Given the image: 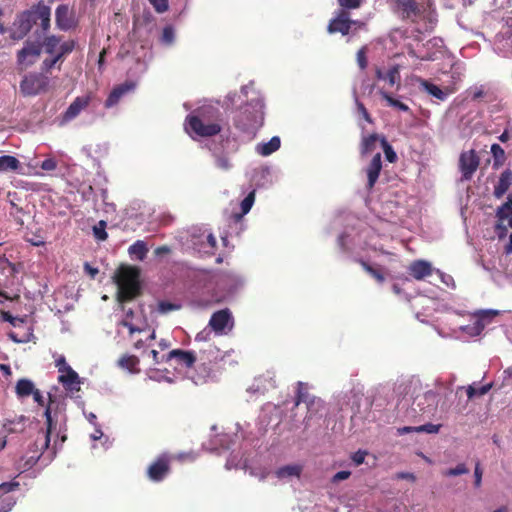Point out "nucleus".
<instances>
[{
	"mask_svg": "<svg viewBox=\"0 0 512 512\" xmlns=\"http://www.w3.org/2000/svg\"><path fill=\"white\" fill-rule=\"evenodd\" d=\"M219 111H196L189 114L185 120V129L198 137H212L222 130Z\"/></svg>",
	"mask_w": 512,
	"mask_h": 512,
	"instance_id": "nucleus-1",
	"label": "nucleus"
},
{
	"mask_svg": "<svg viewBox=\"0 0 512 512\" xmlns=\"http://www.w3.org/2000/svg\"><path fill=\"white\" fill-rule=\"evenodd\" d=\"M264 122V103L261 99H253L246 105L240 107L234 117L236 128L249 135L255 132Z\"/></svg>",
	"mask_w": 512,
	"mask_h": 512,
	"instance_id": "nucleus-2",
	"label": "nucleus"
},
{
	"mask_svg": "<svg viewBox=\"0 0 512 512\" xmlns=\"http://www.w3.org/2000/svg\"><path fill=\"white\" fill-rule=\"evenodd\" d=\"M60 407L59 404L55 405L54 400L52 399V395L49 394V402L46 406V409L44 411V416L46 419V431L39 432L38 436L36 437L33 445H32V451L36 454L31 456L30 458L36 462L39 460L41 455L49 448L50 445V436L52 432L56 429L57 426V416L59 413Z\"/></svg>",
	"mask_w": 512,
	"mask_h": 512,
	"instance_id": "nucleus-3",
	"label": "nucleus"
},
{
	"mask_svg": "<svg viewBox=\"0 0 512 512\" xmlns=\"http://www.w3.org/2000/svg\"><path fill=\"white\" fill-rule=\"evenodd\" d=\"M140 272L136 267H121L116 275L118 286V300L126 302L140 294Z\"/></svg>",
	"mask_w": 512,
	"mask_h": 512,
	"instance_id": "nucleus-4",
	"label": "nucleus"
},
{
	"mask_svg": "<svg viewBox=\"0 0 512 512\" xmlns=\"http://www.w3.org/2000/svg\"><path fill=\"white\" fill-rule=\"evenodd\" d=\"M222 360L223 356L215 345L209 344L207 348L201 350L199 355H197L198 375L195 383L206 382L212 376L215 365Z\"/></svg>",
	"mask_w": 512,
	"mask_h": 512,
	"instance_id": "nucleus-5",
	"label": "nucleus"
},
{
	"mask_svg": "<svg viewBox=\"0 0 512 512\" xmlns=\"http://www.w3.org/2000/svg\"><path fill=\"white\" fill-rule=\"evenodd\" d=\"M48 75L40 73H29L23 77L19 88L24 96H35L46 92L49 87Z\"/></svg>",
	"mask_w": 512,
	"mask_h": 512,
	"instance_id": "nucleus-6",
	"label": "nucleus"
},
{
	"mask_svg": "<svg viewBox=\"0 0 512 512\" xmlns=\"http://www.w3.org/2000/svg\"><path fill=\"white\" fill-rule=\"evenodd\" d=\"M36 23L37 15L34 6L30 10L23 11L17 16L13 24L12 38L17 40L24 38Z\"/></svg>",
	"mask_w": 512,
	"mask_h": 512,
	"instance_id": "nucleus-7",
	"label": "nucleus"
},
{
	"mask_svg": "<svg viewBox=\"0 0 512 512\" xmlns=\"http://www.w3.org/2000/svg\"><path fill=\"white\" fill-rule=\"evenodd\" d=\"M171 472V459L167 454L159 455L148 467L147 477L152 482H162Z\"/></svg>",
	"mask_w": 512,
	"mask_h": 512,
	"instance_id": "nucleus-8",
	"label": "nucleus"
},
{
	"mask_svg": "<svg viewBox=\"0 0 512 512\" xmlns=\"http://www.w3.org/2000/svg\"><path fill=\"white\" fill-rule=\"evenodd\" d=\"M480 165V158L474 149L463 151L459 157V170L461 172L462 180L469 181L472 179L474 173Z\"/></svg>",
	"mask_w": 512,
	"mask_h": 512,
	"instance_id": "nucleus-9",
	"label": "nucleus"
},
{
	"mask_svg": "<svg viewBox=\"0 0 512 512\" xmlns=\"http://www.w3.org/2000/svg\"><path fill=\"white\" fill-rule=\"evenodd\" d=\"M352 20L350 19V13L345 10H339L336 17L329 21L327 31L330 34L341 33L346 36L352 29Z\"/></svg>",
	"mask_w": 512,
	"mask_h": 512,
	"instance_id": "nucleus-10",
	"label": "nucleus"
},
{
	"mask_svg": "<svg viewBox=\"0 0 512 512\" xmlns=\"http://www.w3.org/2000/svg\"><path fill=\"white\" fill-rule=\"evenodd\" d=\"M41 54V45L38 42L26 41L24 47L18 51L17 60L20 65H32Z\"/></svg>",
	"mask_w": 512,
	"mask_h": 512,
	"instance_id": "nucleus-11",
	"label": "nucleus"
},
{
	"mask_svg": "<svg viewBox=\"0 0 512 512\" xmlns=\"http://www.w3.org/2000/svg\"><path fill=\"white\" fill-rule=\"evenodd\" d=\"M209 326L218 334H222L226 328L233 327V319L229 309H222L212 314Z\"/></svg>",
	"mask_w": 512,
	"mask_h": 512,
	"instance_id": "nucleus-12",
	"label": "nucleus"
},
{
	"mask_svg": "<svg viewBox=\"0 0 512 512\" xmlns=\"http://www.w3.org/2000/svg\"><path fill=\"white\" fill-rule=\"evenodd\" d=\"M398 9L401 11L402 18L416 22L423 14L424 7L416 0H396Z\"/></svg>",
	"mask_w": 512,
	"mask_h": 512,
	"instance_id": "nucleus-13",
	"label": "nucleus"
},
{
	"mask_svg": "<svg viewBox=\"0 0 512 512\" xmlns=\"http://www.w3.org/2000/svg\"><path fill=\"white\" fill-rule=\"evenodd\" d=\"M19 488L16 481L0 483V512H9L15 505V499L7 495L9 492Z\"/></svg>",
	"mask_w": 512,
	"mask_h": 512,
	"instance_id": "nucleus-14",
	"label": "nucleus"
},
{
	"mask_svg": "<svg viewBox=\"0 0 512 512\" xmlns=\"http://www.w3.org/2000/svg\"><path fill=\"white\" fill-rule=\"evenodd\" d=\"M135 87L136 84L133 81H126L122 84L115 86L108 95L107 99L105 100V107L111 108L117 105L121 98L127 93L133 91Z\"/></svg>",
	"mask_w": 512,
	"mask_h": 512,
	"instance_id": "nucleus-15",
	"label": "nucleus"
},
{
	"mask_svg": "<svg viewBox=\"0 0 512 512\" xmlns=\"http://www.w3.org/2000/svg\"><path fill=\"white\" fill-rule=\"evenodd\" d=\"M172 359L176 360L177 364L182 367L192 368L197 361V355L193 351L174 349L167 354L166 361Z\"/></svg>",
	"mask_w": 512,
	"mask_h": 512,
	"instance_id": "nucleus-16",
	"label": "nucleus"
},
{
	"mask_svg": "<svg viewBox=\"0 0 512 512\" xmlns=\"http://www.w3.org/2000/svg\"><path fill=\"white\" fill-rule=\"evenodd\" d=\"M433 272L432 265L425 260H415L410 263L408 267V273L415 280H423L428 276H431Z\"/></svg>",
	"mask_w": 512,
	"mask_h": 512,
	"instance_id": "nucleus-17",
	"label": "nucleus"
},
{
	"mask_svg": "<svg viewBox=\"0 0 512 512\" xmlns=\"http://www.w3.org/2000/svg\"><path fill=\"white\" fill-rule=\"evenodd\" d=\"M382 169V161H381V154L376 153L373 158L371 159L369 165L366 168V174H367V189L371 190L380 175Z\"/></svg>",
	"mask_w": 512,
	"mask_h": 512,
	"instance_id": "nucleus-18",
	"label": "nucleus"
},
{
	"mask_svg": "<svg viewBox=\"0 0 512 512\" xmlns=\"http://www.w3.org/2000/svg\"><path fill=\"white\" fill-rule=\"evenodd\" d=\"M90 101L91 97L89 95L76 97L65 111L64 120L70 121L77 117L89 105Z\"/></svg>",
	"mask_w": 512,
	"mask_h": 512,
	"instance_id": "nucleus-19",
	"label": "nucleus"
},
{
	"mask_svg": "<svg viewBox=\"0 0 512 512\" xmlns=\"http://www.w3.org/2000/svg\"><path fill=\"white\" fill-rule=\"evenodd\" d=\"M375 76L378 80L387 81L389 86H399L401 82L400 67L399 65H393L388 69L387 72H383L381 68L376 67Z\"/></svg>",
	"mask_w": 512,
	"mask_h": 512,
	"instance_id": "nucleus-20",
	"label": "nucleus"
},
{
	"mask_svg": "<svg viewBox=\"0 0 512 512\" xmlns=\"http://www.w3.org/2000/svg\"><path fill=\"white\" fill-rule=\"evenodd\" d=\"M58 382L69 392L80 391V380L78 374L71 368L58 377Z\"/></svg>",
	"mask_w": 512,
	"mask_h": 512,
	"instance_id": "nucleus-21",
	"label": "nucleus"
},
{
	"mask_svg": "<svg viewBox=\"0 0 512 512\" xmlns=\"http://www.w3.org/2000/svg\"><path fill=\"white\" fill-rule=\"evenodd\" d=\"M512 185V170L505 169L498 180V183L494 186L493 195L495 198L500 199L509 190Z\"/></svg>",
	"mask_w": 512,
	"mask_h": 512,
	"instance_id": "nucleus-22",
	"label": "nucleus"
},
{
	"mask_svg": "<svg viewBox=\"0 0 512 512\" xmlns=\"http://www.w3.org/2000/svg\"><path fill=\"white\" fill-rule=\"evenodd\" d=\"M382 136L377 133L370 134L368 136H363L360 144V153L362 156L372 153L376 147L377 143L380 142Z\"/></svg>",
	"mask_w": 512,
	"mask_h": 512,
	"instance_id": "nucleus-23",
	"label": "nucleus"
},
{
	"mask_svg": "<svg viewBox=\"0 0 512 512\" xmlns=\"http://www.w3.org/2000/svg\"><path fill=\"white\" fill-rule=\"evenodd\" d=\"M314 402L315 398L309 394L306 384L303 382H298L295 407L299 406L301 403H305L309 409L314 404Z\"/></svg>",
	"mask_w": 512,
	"mask_h": 512,
	"instance_id": "nucleus-24",
	"label": "nucleus"
},
{
	"mask_svg": "<svg viewBox=\"0 0 512 512\" xmlns=\"http://www.w3.org/2000/svg\"><path fill=\"white\" fill-rule=\"evenodd\" d=\"M281 145V140L278 136H273L268 142L260 143L256 146V151L262 156H269L276 152Z\"/></svg>",
	"mask_w": 512,
	"mask_h": 512,
	"instance_id": "nucleus-25",
	"label": "nucleus"
},
{
	"mask_svg": "<svg viewBox=\"0 0 512 512\" xmlns=\"http://www.w3.org/2000/svg\"><path fill=\"white\" fill-rule=\"evenodd\" d=\"M35 385L30 379H19L15 386V393L18 398H26L31 396L35 390Z\"/></svg>",
	"mask_w": 512,
	"mask_h": 512,
	"instance_id": "nucleus-26",
	"label": "nucleus"
},
{
	"mask_svg": "<svg viewBox=\"0 0 512 512\" xmlns=\"http://www.w3.org/2000/svg\"><path fill=\"white\" fill-rule=\"evenodd\" d=\"M420 86L431 96L435 97L438 100L444 101L448 93L442 90L439 86L429 82L428 80L420 79Z\"/></svg>",
	"mask_w": 512,
	"mask_h": 512,
	"instance_id": "nucleus-27",
	"label": "nucleus"
},
{
	"mask_svg": "<svg viewBox=\"0 0 512 512\" xmlns=\"http://www.w3.org/2000/svg\"><path fill=\"white\" fill-rule=\"evenodd\" d=\"M35 12L37 15V20H40V25L43 32H46L50 28V8L46 5L38 4L35 6Z\"/></svg>",
	"mask_w": 512,
	"mask_h": 512,
	"instance_id": "nucleus-28",
	"label": "nucleus"
},
{
	"mask_svg": "<svg viewBox=\"0 0 512 512\" xmlns=\"http://www.w3.org/2000/svg\"><path fill=\"white\" fill-rule=\"evenodd\" d=\"M61 42V37L50 35L43 39L41 45V50L43 49L45 53L49 55H55L59 49V43Z\"/></svg>",
	"mask_w": 512,
	"mask_h": 512,
	"instance_id": "nucleus-29",
	"label": "nucleus"
},
{
	"mask_svg": "<svg viewBox=\"0 0 512 512\" xmlns=\"http://www.w3.org/2000/svg\"><path fill=\"white\" fill-rule=\"evenodd\" d=\"M302 470L303 468L299 464L286 465L277 469L275 474L279 479L288 478L292 476L300 477Z\"/></svg>",
	"mask_w": 512,
	"mask_h": 512,
	"instance_id": "nucleus-30",
	"label": "nucleus"
},
{
	"mask_svg": "<svg viewBox=\"0 0 512 512\" xmlns=\"http://www.w3.org/2000/svg\"><path fill=\"white\" fill-rule=\"evenodd\" d=\"M491 154L493 156V169L498 170L506 161L504 149L497 143L491 145Z\"/></svg>",
	"mask_w": 512,
	"mask_h": 512,
	"instance_id": "nucleus-31",
	"label": "nucleus"
},
{
	"mask_svg": "<svg viewBox=\"0 0 512 512\" xmlns=\"http://www.w3.org/2000/svg\"><path fill=\"white\" fill-rule=\"evenodd\" d=\"M50 56L51 57L45 58L41 64V72L45 75L51 73V70L55 67L60 70L63 63V60L57 53Z\"/></svg>",
	"mask_w": 512,
	"mask_h": 512,
	"instance_id": "nucleus-32",
	"label": "nucleus"
},
{
	"mask_svg": "<svg viewBox=\"0 0 512 512\" xmlns=\"http://www.w3.org/2000/svg\"><path fill=\"white\" fill-rule=\"evenodd\" d=\"M118 365L123 368V369H127L128 371L130 372H138L139 369L137 368V366L139 365V359L137 356L135 355H123L119 360H118Z\"/></svg>",
	"mask_w": 512,
	"mask_h": 512,
	"instance_id": "nucleus-33",
	"label": "nucleus"
},
{
	"mask_svg": "<svg viewBox=\"0 0 512 512\" xmlns=\"http://www.w3.org/2000/svg\"><path fill=\"white\" fill-rule=\"evenodd\" d=\"M128 252L130 255L135 256L138 260L143 261L148 253V248L144 241L137 240L129 247Z\"/></svg>",
	"mask_w": 512,
	"mask_h": 512,
	"instance_id": "nucleus-34",
	"label": "nucleus"
},
{
	"mask_svg": "<svg viewBox=\"0 0 512 512\" xmlns=\"http://www.w3.org/2000/svg\"><path fill=\"white\" fill-rule=\"evenodd\" d=\"M19 160L10 155L0 156V171H15L19 168Z\"/></svg>",
	"mask_w": 512,
	"mask_h": 512,
	"instance_id": "nucleus-35",
	"label": "nucleus"
},
{
	"mask_svg": "<svg viewBox=\"0 0 512 512\" xmlns=\"http://www.w3.org/2000/svg\"><path fill=\"white\" fill-rule=\"evenodd\" d=\"M493 387V383H488L480 388H475L474 385H469L466 388L467 397L469 400L474 399L475 397H481L487 394Z\"/></svg>",
	"mask_w": 512,
	"mask_h": 512,
	"instance_id": "nucleus-36",
	"label": "nucleus"
},
{
	"mask_svg": "<svg viewBox=\"0 0 512 512\" xmlns=\"http://www.w3.org/2000/svg\"><path fill=\"white\" fill-rule=\"evenodd\" d=\"M68 12H69V9L66 5H59L57 8H56V11H55V16H56V22H57V25L61 28V29H67L69 26L66 22L67 20V16H68Z\"/></svg>",
	"mask_w": 512,
	"mask_h": 512,
	"instance_id": "nucleus-37",
	"label": "nucleus"
},
{
	"mask_svg": "<svg viewBox=\"0 0 512 512\" xmlns=\"http://www.w3.org/2000/svg\"><path fill=\"white\" fill-rule=\"evenodd\" d=\"M382 99H384L389 106L399 109L400 111H408L409 107L405 103L393 98L388 92L380 90L379 92Z\"/></svg>",
	"mask_w": 512,
	"mask_h": 512,
	"instance_id": "nucleus-38",
	"label": "nucleus"
},
{
	"mask_svg": "<svg viewBox=\"0 0 512 512\" xmlns=\"http://www.w3.org/2000/svg\"><path fill=\"white\" fill-rule=\"evenodd\" d=\"M510 213H512V194L508 196V200L504 204L498 207L496 217L502 222L510 216Z\"/></svg>",
	"mask_w": 512,
	"mask_h": 512,
	"instance_id": "nucleus-39",
	"label": "nucleus"
},
{
	"mask_svg": "<svg viewBox=\"0 0 512 512\" xmlns=\"http://www.w3.org/2000/svg\"><path fill=\"white\" fill-rule=\"evenodd\" d=\"M381 147L384 151L385 157L388 162L394 163L397 161V154L394 151L393 147L388 143L387 139L382 136L380 139Z\"/></svg>",
	"mask_w": 512,
	"mask_h": 512,
	"instance_id": "nucleus-40",
	"label": "nucleus"
},
{
	"mask_svg": "<svg viewBox=\"0 0 512 512\" xmlns=\"http://www.w3.org/2000/svg\"><path fill=\"white\" fill-rule=\"evenodd\" d=\"M359 263L361 264L363 269L368 274H370L378 283H383L385 281V277L380 270L373 268L371 265H369L367 262L363 260H360Z\"/></svg>",
	"mask_w": 512,
	"mask_h": 512,
	"instance_id": "nucleus-41",
	"label": "nucleus"
},
{
	"mask_svg": "<svg viewBox=\"0 0 512 512\" xmlns=\"http://www.w3.org/2000/svg\"><path fill=\"white\" fill-rule=\"evenodd\" d=\"M76 46V42L74 40H68L63 43H59V49L57 54L64 61L65 57L70 54Z\"/></svg>",
	"mask_w": 512,
	"mask_h": 512,
	"instance_id": "nucleus-42",
	"label": "nucleus"
},
{
	"mask_svg": "<svg viewBox=\"0 0 512 512\" xmlns=\"http://www.w3.org/2000/svg\"><path fill=\"white\" fill-rule=\"evenodd\" d=\"M337 2L341 8L340 10H345V12L349 13L350 10L359 9L365 0H337Z\"/></svg>",
	"mask_w": 512,
	"mask_h": 512,
	"instance_id": "nucleus-43",
	"label": "nucleus"
},
{
	"mask_svg": "<svg viewBox=\"0 0 512 512\" xmlns=\"http://www.w3.org/2000/svg\"><path fill=\"white\" fill-rule=\"evenodd\" d=\"M93 233L96 239L105 241L108 238L106 222L104 220L99 221L98 224L93 227Z\"/></svg>",
	"mask_w": 512,
	"mask_h": 512,
	"instance_id": "nucleus-44",
	"label": "nucleus"
},
{
	"mask_svg": "<svg viewBox=\"0 0 512 512\" xmlns=\"http://www.w3.org/2000/svg\"><path fill=\"white\" fill-rule=\"evenodd\" d=\"M469 472V469L466 467L464 463L458 464L454 468H449L442 472L444 476L452 477V476H458L462 474H467Z\"/></svg>",
	"mask_w": 512,
	"mask_h": 512,
	"instance_id": "nucleus-45",
	"label": "nucleus"
},
{
	"mask_svg": "<svg viewBox=\"0 0 512 512\" xmlns=\"http://www.w3.org/2000/svg\"><path fill=\"white\" fill-rule=\"evenodd\" d=\"M367 47L363 46L360 48L357 52L356 59L357 64L361 70H365L368 66V59H367Z\"/></svg>",
	"mask_w": 512,
	"mask_h": 512,
	"instance_id": "nucleus-46",
	"label": "nucleus"
},
{
	"mask_svg": "<svg viewBox=\"0 0 512 512\" xmlns=\"http://www.w3.org/2000/svg\"><path fill=\"white\" fill-rule=\"evenodd\" d=\"M254 200H255V192L252 191L250 192L242 201H241V211H242V214H247L253 203H254Z\"/></svg>",
	"mask_w": 512,
	"mask_h": 512,
	"instance_id": "nucleus-47",
	"label": "nucleus"
},
{
	"mask_svg": "<svg viewBox=\"0 0 512 512\" xmlns=\"http://www.w3.org/2000/svg\"><path fill=\"white\" fill-rule=\"evenodd\" d=\"M440 427H441V425H439V424L428 423V424H424V425L415 427V432H425L428 434H434V433H438Z\"/></svg>",
	"mask_w": 512,
	"mask_h": 512,
	"instance_id": "nucleus-48",
	"label": "nucleus"
},
{
	"mask_svg": "<svg viewBox=\"0 0 512 512\" xmlns=\"http://www.w3.org/2000/svg\"><path fill=\"white\" fill-rule=\"evenodd\" d=\"M215 163L219 169L225 171L229 170L232 166L229 158L225 155H216Z\"/></svg>",
	"mask_w": 512,
	"mask_h": 512,
	"instance_id": "nucleus-49",
	"label": "nucleus"
},
{
	"mask_svg": "<svg viewBox=\"0 0 512 512\" xmlns=\"http://www.w3.org/2000/svg\"><path fill=\"white\" fill-rule=\"evenodd\" d=\"M156 12L164 13L168 10V0H148Z\"/></svg>",
	"mask_w": 512,
	"mask_h": 512,
	"instance_id": "nucleus-50",
	"label": "nucleus"
},
{
	"mask_svg": "<svg viewBox=\"0 0 512 512\" xmlns=\"http://www.w3.org/2000/svg\"><path fill=\"white\" fill-rule=\"evenodd\" d=\"M161 40L165 44H171L174 40V30L171 26L164 27Z\"/></svg>",
	"mask_w": 512,
	"mask_h": 512,
	"instance_id": "nucleus-51",
	"label": "nucleus"
},
{
	"mask_svg": "<svg viewBox=\"0 0 512 512\" xmlns=\"http://www.w3.org/2000/svg\"><path fill=\"white\" fill-rule=\"evenodd\" d=\"M179 308H180L179 305L171 303V302H167V301H160L158 303V310L161 313H168L170 311H174V310H177Z\"/></svg>",
	"mask_w": 512,
	"mask_h": 512,
	"instance_id": "nucleus-52",
	"label": "nucleus"
},
{
	"mask_svg": "<svg viewBox=\"0 0 512 512\" xmlns=\"http://www.w3.org/2000/svg\"><path fill=\"white\" fill-rule=\"evenodd\" d=\"M55 365L58 368V372L60 374L65 373L66 371L71 369L70 365L67 363L64 356H60L58 359H56Z\"/></svg>",
	"mask_w": 512,
	"mask_h": 512,
	"instance_id": "nucleus-53",
	"label": "nucleus"
},
{
	"mask_svg": "<svg viewBox=\"0 0 512 512\" xmlns=\"http://www.w3.org/2000/svg\"><path fill=\"white\" fill-rule=\"evenodd\" d=\"M482 475H483V471H482L480 462H477L475 465V470H474V477H475L474 486L476 488H479L482 484Z\"/></svg>",
	"mask_w": 512,
	"mask_h": 512,
	"instance_id": "nucleus-54",
	"label": "nucleus"
},
{
	"mask_svg": "<svg viewBox=\"0 0 512 512\" xmlns=\"http://www.w3.org/2000/svg\"><path fill=\"white\" fill-rule=\"evenodd\" d=\"M40 167L45 171H53L57 168V161L54 158L45 159Z\"/></svg>",
	"mask_w": 512,
	"mask_h": 512,
	"instance_id": "nucleus-55",
	"label": "nucleus"
},
{
	"mask_svg": "<svg viewBox=\"0 0 512 512\" xmlns=\"http://www.w3.org/2000/svg\"><path fill=\"white\" fill-rule=\"evenodd\" d=\"M122 326L126 327L129 330L130 335L134 334L135 332H141L142 329L135 326L131 320L124 318L121 323Z\"/></svg>",
	"mask_w": 512,
	"mask_h": 512,
	"instance_id": "nucleus-56",
	"label": "nucleus"
},
{
	"mask_svg": "<svg viewBox=\"0 0 512 512\" xmlns=\"http://www.w3.org/2000/svg\"><path fill=\"white\" fill-rule=\"evenodd\" d=\"M356 105H357V109H358V112L363 116V118L371 123L372 122V119L370 117V114L368 113L366 107L364 106V104L362 102H359L358 100L356 101Z\"/></svg>",
	"mask_w": 512,
	"mask_h": 512,
	"instance_id": "nucleus-57",
	"label": "nucleus"
},
{
	"mask_svg": "<svg viewBox=\"0 0 512 512\" xmlns=\"http://www.w3.org/2000/svg\"><path fill=\"white\" fill-rule=\"evenodd\" d=\"M366 455L367 453L365 451L359 450L352 455V460L355 465L359 466L364 462Z\"/></svg>",
	"mask_w": 512,
	"mask_h": 512,
	"instance_id": "nucleus-58",
	"label": "nucleus"
},
{
	"mask_svg": "<svg viewBox=\"0 0 512 512\" xmlns=\"http://www.w3.org/2000/svg\"><path fill=\"white\" fill-rule=\"evenodd\" d=\"M350 475H351L350 471H346V470L339 471L333 476L332 482L337 483L342 480H346L350 477Z\"/></svg>",
	"mask_w": 512,
	"mask_h": 512,
	"instance_id": "nucleus-59",
	"label": "nucleus"
},
{
	"mask_svg": "<svg viewBox=\"0 0 512 512\" xmlns=\"http://www.w3.org/2000/svg\"><path fill=\"white\" fill-rule=\"evenodd\" d=\"M24 420H25V417L20 416L17 421L16 420L8 421V423L5 424V427H7V429L10 432H16V431H18V429L16 427H13V425L21 424L23 426Z\"/></svg>",
	"mask_w": 512,
	"mask_h": 512,
	"instance_id": "nucleus-60",
	"label": "nucleus"
},
{
	"mask_svg": "<svg viewBox=\"0 0 512 512\" xmlns=\"http://www.w3.org/2000/svg\"><path fill=\"white\" fill-rule=\"evenodd\" d=\"M397 479H404L409 480L411 482H414L416 480V477L413 473L410 472H399L396 474Z\"/></svg>",
	"mask_w": 512,
	"mask_h": 512,
	"instance_id": "nucleus-61",
	"label": "nucleus"
},
{
	"mask_svg": "<svg viewBox=\"0 0 512 512\" xmlns=\"http://www.w3.org/2000/svg\"><path fill=\"white\" fill-rule=\"evenodd\" d=\"M33 396V399L34 401L40 405V406H44V397L43 395L41 394L40 390L39 389H35L34 392L31 394Z\"/></svg>",
	"mask_w": 512,
	"mask_h": 512,
	"instance_id": "nucleus-62",
	"label": "nucleus"
},
{
	"mask_svg": "<svg viewBox=\"0 0 512 512\" xmlns=\"http://www.w3.org/2000/svg\"><path fill=\"white\" fill-rule=\"evenodd\" d=\"M5 319L7 321H9L13 326H17L19 325L20 323H23L24 322V319L23 318H18V317H13L9 314H5Z\"/></svg>",
	"mask_w": 512,
	"mask_h": 512,
	"instance_id": "nucleus-63",
	"label": "nucleus"
},
{
	"mask_svg": "<svg viewBox=\"0 0 512 512\" xmlns=\"http://www.w3.org/2000/svg\"><path fill=\"white\" fill-rule=\"evenodd\" d=\"M484 327H485V325H484L482 319H478L474 323L473 330H474L475 334H480L483 331Z\"/></svg>",
	"mask_w": 512,
	"mask_h": 512,
	"instance_id": "nucleus-64",
	"label": "nucleus"
}]
</instances>
